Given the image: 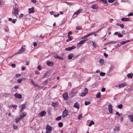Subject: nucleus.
<instances>
[{
	"label": "nucleus",
	"mask_w": 133,
	"mask_h": 133,
	"mask_svg": "<svg viewBox=\"0 0 133 133\" xmlns=\"http://www.w3.org/2000/svg\"><path fill=\"white\" fill-rule=\"evenodd\" d=\"M86 40H83L81 41L78 44L80 45L86 41Z\"/></svg>",
	"instance_id": "nucleus-25"
},
{
	"label": "nucleus",
	"mask_w": 133,
	"mask_h": 133,
	"mask_svg": "<svg viewBox=\"0 0 133 133\" xmlns=\"http://www.w3.org/2000/svg\"><path fill=\"white\" fill-rule=\"evenodd\" d=\"M17 128V126H14V128L15 129H16Z\"/></svg>",
	"instance_id": "nucleus-63"
},
{
	"label": "nucleus",
	"mask_w": 133,
	"mask_h": 133,
	"mask_svg": "<svg viewBox=\"0 0 133 133\" xmlns=\"http://www.w3.org/2000/svg\"><path fill=\"white\" fill-rule=\"evenodd\" d=\"M101 96V94L100 92H98L96 95V97L97 98H99Z\"/></svg>",
	"instance_id": "nucleus-26"
},
{
	"label": "nucleus",
	"mask_w": 133,
	"mask_h": 133,
	"mask_svg": "<svg viewBox=\"0 0 133 133\" xmlns=\"http://www.w3.org/2000/svg\"><path fill=\"white\" fill-rule=\"evenodd\" d=\"M22 80L21 79H18L17 81V82L19 83H21V82Z\"/></svg>",
	"instance_id": "nucleus-57"
},
{
	"label": "nucleus",
	"mask_w": 133,
	"mask_h": 133,
	"mask_svg": "<svg viewBox=\"0 0 133 133\" xmlns=\"http://www.w3.org/2000/svg\"><path fill=\"white\" fill-rule=\"evenodd\" d=\"M99 63L102 65H103V64L104 61L103 59H99Z\"/></svg>",
	"instance_id": "nucleus-31"
},
{
	"label": "nucleus",
	"mask_w": 133,
	"mask_h": 133,
	"mask_svg": "<svg viewBox=\"0 0 133 133\" xmlns=\"http://www.w3.org/2000/svg\"><path fill=\"white\" fill-rule=\"evenodd\" d=\"M76 48V47L75 46H73L71 47H68L66 48L65 49V50L66 51H69L75 49Z\"/></svg>",
	"instance_id": "nucleus-8"
},
{
	"label": "nucleus",
	"mask_w": 133,
	"mask_h": 133,
	"mask_svg": "<svg viewBox=\"0 0 133 133\" xmlns=\"http://www.w3.org/2000/svg\"><path fill=\"white\" fill-rule=\"evenodd\" d=\"M52 127L49 125H47L46 127V133H51Z\"/></svg>",
	"instance_id": "nucleus-2"
},
{
	"label": "nucleus",
	"mask_w": 133,
	"mask_h": 133,
	"mask_svg": "<svg viewBox=\"0 0 133 133\" xmlns=\"http://www.w3.org/2000/svg\"><path fill=\"white\" fill-rule=\"evenodd\" d=\"M46 114V112L44 111H42L39 113V115L41 117L44 116Z\"/></svg>",
	"instance_id": "nucleus-15"
},
{
	"label": "nucleus",
	"mask_w": 133,
	"mask_h": 133,
	"mask_svg": "<svg viewBox=\"0 0 133 133\" xmlns=\"http://www.w3.org/2000/svg\"><path fill=\"white\" fill-rule=\"evenodd\" d=\"M127 42V41H124L122 42L121 44L122 45H123L125 44Z\"/></svg>",
	"instance_id": "nucleus-53"
},
{
	"label": "nucleus",
	"mask_w": 133,
	"mask_h": 133,
	"mask_svg": "<svg viewBox=\"0 0 133 133\" xmlns=\"http://www.w3.org/2000/svg\"><path fill=\"white\" fill-rule=\"evenodd\" d=\"M82 114H80L78 116V119H81V118L82 117Z\"/></svg>",
	"instance_id": "nucleus-42"
},
{
	"label": "nucleus",
	"mask_w": 133,
	"mask_h": 133,
	"mask_svg": "<svg viewBox=\"0 0 133 133\" xmlns=\"http://www.w3.org/2000/svg\"><path fill=\"white\" fill-rule=\"evenodd\" d=\"M64 2L69 5H71L72 4V3H69L68 2Z\"/></svg>",
	"instance_id": "nucleus-46"
},
{
	"label": "nucleus",
	"mask_w": 133,
	"mask_h": 133,
	"mask_svg": "<svg viewBox=\"0 0 133 133\" xmlns=\"http://www.w3.org/2000/svg\"><path fill=\"white\" fill-rule=\"evenodd\" d=\"M108 110L110 113H112V106L111 105H109L108 106Z\"/></svg>",
	"instance_id": "nucleus-13"
},
{
	"label": "nucleus",
	"mask_w": 133,
	"mask_h": 133,
	"mask_svg": "<svg viewBox=\"0 0 133 133\" xmlns=\"http://www.w3.org/2000/svg\"><path fill=\"white\" fill-rule=\"evenodd\" d=\"M115 0H108V2L110 3H113Z\"/></svg>",
	"instance_id": "nucleus-51"
},
{
	"label": "nucleus",
	"mask_w": 133,
	"mask_h": 133,
	"mask_svg": "<svg viewBox=\"0 0 133 133\" xmlns=\"http://www.w3.org/2000/svg\"><path fill=\"white\" fill-rule=\"evenodd\" d=\"M38 69L39 70H41V68L40 65H39L38 66Z\"/></svg>",
	"instance_id": "nucleus-54"
},
{
	"label": "nucleus",
	"mask_w": 133,
	"mask_h": 133,
	"mask_svg": "<svg viewBox=\"0 0 133 133\" xmlns=\"http://www.w3.org/2000/svg\"><path fill=\"white\" fill-rule=\"evenodd\" d=\"M14 96L16 98L19 99H21L22 97V96L21 94H18L16 93L15 94Z\"/></svg>",
	"instance_id": "nucleus-9"
},
{
	"label": "nucleus",
	"mask_w": 133,
	"mask_h": 133,
	"mask_svg": "<svg viewBox=\"0 0 133 133\" xmlns=\"http://www.w3.org/2000/svg\"><path fill=\"white\" fill-rule=\"evenodd\" d=\"M121 20L123 21H130V19L128 18L123 17L121 19Z\"/></svg>",
	"instance_id": "nucleus-18"
},
{
	"label": "nucleus",
	"mask_w": 133,
	"mask_h": 133,
	"mask_svg": "<svg viewBox=\"0 0 133 133\" xmlns=\"http://www.w3.org/2000/svg\"><path fill=\"white\" fill-rule=\"evenodd\" d=\"M116 42L115 41H110V42H108L107 43H106V44H112V43H115Z\"/></svg>",
	"instance_id": "nucleus-30"
},
{
	"label": "nucleus",
	"mask_w": 133,
	"mask_h": 133,
	"mask_svg": "<svg viewBox=\"0 0 133 133\" xmlns=\"http://www.w3.org/2000/svg\"><path fill=\"white\" fill-rule=\"evenodd\" d=\"M5 95H6V96H5L6 97H9V98L11 97V95L10 94H6Z\"/></svg>",
	"instance_id": "nucleus-41"
},
{
	"label": "nucleus",
	"mask_w": 133,
	"mask_h": 133,
	"mask_svg": "<svg viewBox=\"0 0 133 133\" xmlns=\"http://www.w3.org/2000/svg\"><path fill=\"white\" fill-rule=\"evenodd\" d=\"M68 111L66 110V109L65 108L63 112L62 117L64 118L66 116L68 115Z\"/></svg>",
	"instance_id": "nucleus-5"
},
{
	"label": "nucleus",
	"mask_w": 133,
	"mask_h": 133,
	"mask_svg": "<svg viewBox=\"0 0 133 133\" xmlns=\"http://www.w3.org/2000/svg\"><path fill=\"white\" fill-rule=\"evenodd\" d=\"M34 86L35 87H37L38 88H40V86L37 83H35L34 84Z\"/></svg>",
	"instance_id": "nucleus-35"
},
{
	"label": "nucleus",
	"mask_w": 133,
	"mask_h": 133,
	"mask_svg": "<svg viewBox=\"0 0 133 133\" xmlns=\"http://www.w3.org/2000/svg\"><path fill=\"white\" fill-rule=\"evenodd\" d=\"M61 116H60L56 118V120L59 121L61 119Z\"/></svg>",
	"instance_id": "nucleus-37"
},
{
	"label": "nucleus",
	"mask_w": 133,
	"mask_h": 133,
	"mask_svg": "<svg viewBox=\"0 0 133 133\" xmlns=\"http://www.w3.org/2000/svg\"><path fill=\"white\" fill-rule=\"evenodd\" d=\"M20 120L19 118H16L15 119V122L17 123L18 121H19V120Z\"/></svg>",
	"instance_id": "nucleus-45"
},
{
	"label": "nucleus",
	"mask_w": 133,
	"mask_h": 133,
	"mask_svg": "<svg viewBox=\"0 0 133 133\" xmlns=\"http://www.w3.org/2000/svg\"><path fill=\"white\" fill-rule=\"evenodd\" d=\"M63 97L65 100H67L68 99V95L67 93L65 92L63 94Z\"/></svg>",
	"instance_id": "nucleus-11"
},
{
	"label": "nucleus",
	"mask_w": 133,
	"mask_h": 133,
	"mask_svg": "<svg viewBox=\"0 0 133 133\" xmlns=\"http://www.w3.org/2000/svg\"><path fill=\"white\" fill-rule=\"evenodd\" d=\"M11 66L12 67H15V64H11Z\"/></svg>",
	"instance_id": "nucleus-64"
},
{
	"label": "nucleus",
	"mask_w": 133,
	"mask_h": 133,
	"mask_svg": "<svg viewBox=\"0 0 133 133\" xmlns=\"http://www.w3.org/2000/svg\"><path fill=\"white\" fill-rule=\"evenodd\" d=\"M127 76L129 78H132L133 77V74H127Z\"/></svg>",
	"instance_id": "nucleus-24"
},
{
	"label": "nucleus",
	"mask_w": 133,
	"mask_h": 133,
	"mask_svg": "<svg viewBox=\"0 0 133 133\" xmlns=\"http://www.w3.org/2000/svg\"><path fill=\"white\" fill-rule=\"evenodd\" d=\"M128 118L130 120L131 122L133 121V115H129L128 116Z\"/></svg>",
	"instance_id": "nucleus-17"
},
{
	"label": "nucleus",
	"mask_w": 133,
	"mask_h": 133,
	"mask_svg": "<svg viewBox=\"0 0 133 133\" xmlns=\"http://www.w3.org/2000/svg\"><path fill=\"white\" fill-rule=\"evenodd\" d=\"M123 107V105L122 104H120L118 106V108L119 109H121Z\"/></svg>",
	"instance_id": "nucleus-34"
},
{
	"label": "nucleus",
	"mask_w": 133,
	"mask_h": 133,
	"mask_svg": "<svg viewBox=\"0 0 133 133\" xmlns=\"http://www.w3.org/2000/svg\"><path fill=\"white\" fill-rule=\"evenodd\" d=\"M29 62L28 61H27L26 62V65H28L29 64Z\"/></svg>",
	"instance_id": "nucleus-62"
},
{
	"label": "nucleus",
	"mask_w": 133,
	"mask_h": 133,
	"mask_svg": "<svg viewBox=\"0 0 133 133\" xmlns=\"http://www.w3.org/2000/svg\"><path fill=\"white\" fill-rule=\"evenodd\" d=\"M73 56V54H72L70 55H69L68 56V59H71Z\"/></svg>",
	"instance_id": "nucleus-23"
},
{
	"label": "nucleus",
	"mask_w": 133,
	"mask_h": 133,
	"mask_svg": "<svg viewBox=\"0 0 133 133\" xmlns=\"http://www.w3.org/2000/svg\"><path fill=\"white\" fill-rule=\"evenodd\" d=\"M120 26L122 28H123L124 27V25L123 24H120Z\"/></svg>",
	"instance_id": "nucleus-61"
},
{
	"label": "nucleus",
	"mask_w": 133,
	"mask_h": 133,
	"mask_svg": "<svg viewBox=\"0 0 133 133\" xmlns=\"http://www.w3.org/2000/svg\"><path fill=\"white\" fill-rule=\"evenodd\" d=\"M91 8L93 9H98V6L96 5L91 6Z\"/></svg>",
	"instance_id": "nucleus-21"
},
{
	"label": "nucleus",
	"mask_w": 133,
	"mask_h": 133,
	"mask_svg": "<svg viewBox=\"0 0 133 133\" xmlns=\"http://www.w3.org/2000/svg\"><path fill=\"white\" fill-rule=\"evenodd\" d=\"M9 30L8 27H7V28H5L4 30L6 32H8V30Z\"/></svg>",
	"instance_id": "nucleus-59"
},
{
	"label": "nucleus",
	"mask_w": 133,
	"mask_h": 133,
	"mask_svg": "<svg viewBox=\"0 0 133 133\" xmlns=\"http://www.w3.org/2000/svg\"><path fill=\"white\" fill-rule=\"evenodd\" d=\"M16 19H13L12 20V21L11 22L13 23H15L16 22Z\"/></svg>",
	"instance_id": "nucleus-47"
},
{
	"label": "nucleus",
	"mask_w": 133,
	"mask_h": 133,
	"mask_svg": "<svg viewBox=\"0 0 133 133\" xmlns=\"http://www.w3.org/2000/svg\"><path fill=\"white\" fill-rule=\"evenodd\" d=\"M128 15V16H132V15H133V13L131 12L130 13V14H129Z\"/></svg>",
	"instance_id": "nucleus-55"
},
{
	"label": "nucleus",
	"mask_w": 133,
	"mask_h": 133,
	"mask_svg": "<svg viewBox=\"0 0 133 133\" xmlns=\"http://www.w3.org/2000/svg\"><path fill=\"white\" fill-rule=\"evenodd\" d=\"M105 89L104 88H102L101 89V91L103 92H104L105 91Z\"/></svg>",
	"instance_id": "nucleus-52"
},
{
	"label": "nucleus",
	"mask_w": 133,
	"mask_h": 133,
	"mask_svg": "<svg viewBox=\"0 0 133 133\" xmlns=\"http://www.w3.org/2000/svg\"><path fill=\"white\" fill-rule=\"evenodd\" d=\"M12 106L14 108H15V109H16V108L17 107V106L16 105H12Z\"/></svg>",
	"instance_id": "nucleus-50"
},
{
	"label": "nucleus",
	"mask_w": 133,
	"mask_h": 133,
	"mask_svg": "<svg viewBox=\"0 0 133 133\" xmlns=\"http://www.w3.org/2000/svg\"><path fill=\"white\" fill-rule=\"evenodd\" d=\"M88 90L87 89V88H85V89L84 91L83 92H84V93L85 92V94H87L88 92Z\"/></svg>",
	"instance_id": "nucleus-38"
},
{
	"label": "nucleus",
	"mask_w": 133,
	"mask_h": 133,
	"mask_svg": "<svg viewBox=\"0 0 133 133\" xmlns=\"http://www.w3.org/2000/svg\"><path fill=\"white\" fill-rule=\"evenodd\" d=\"M94 124V122L92 121H91L90 123L88 125V126H90L92 124Z\"/></svg>",
	"instance_id": "nucleus-32"
},
{
	"label": "nucleus",
	"mask_w": 133,
	"mask_h": 133,
	"mask_svg": "<svg viewBox=\"0 0 133 133\" xmlns=\"http://www.w3.org/2000/svg\"><path fill=\"white\" fill-rule=\"evenodd\" d=\"M76 29L77 30H81V27H79L78 26H77L76 27Z\"/></svg>",
	"instance_id": "nucleus-49"
},
{
	"label": "nucleus",
	"mask_w": 133,
	"mask_h": 133,
	"mask_svg": "<svg viewBox=\"0 0 133 133\" xmlns=\"http://www.w3.org/2000/svg\"><path fill=\"white\" fill-rule=\"evenodd\" d=\"M26 113L25 112H23L22 113L20 116L19 119H23L26 115Z\"/></svg>",
	"instance_id": "nucleus-7"
},
{
	"label": "nucleus",
	"mask_w": 133,
	"mask_h": 133,
	"mask_svg": "<svg viewBox=\"0 0 133 133\" xmlns=\"http://www.w3.org/2000/svg\"><path fill=\"white\" fill-rule=\"evenodd\" d=\"M101 29L99 30L98 31H97L96 32H93L91 33H89V34L87 35H84V36L83 37H82V39H83L85 38H86L88 37H89L91 35H92L95 34V33H96L97 32H98L99 30H101Z\"/></svg>",
	"instance_id": "nucleus-4"
},
{
	"label": "nucleus",
	"mask_w": 133,
	"mask_h": 133,
	"mask_svg": "<svg viewBox=\"0 0 133 133\" xmlns=\"http://www.w3.org/2000/svg\"><path fill=\"white\" fill-rule=\"evenodd\" d=\"M74 107L75 108H77L78 109H79V105L77 102H76L75 103Z\"/></svg>",
	"instance_id": "nucleus-19"
},
{
	"label": "nucleus",
	"mask_w": 133,
	"mask_h": 133,
	"mask_svg": "<svg viewBox=\"0 0 133 133\" xmlns=\"http://www.w3.org/2000/svg\"><path fill=\"white\" fill-rule=\"evenodd\" d=\"M82 10L80 9L78 10L77 11L75 12L73 15V17L74 18H75V17L77 15H78L81 12Z\"/></svg>",
	"instance_id": "nucleus-6"
},
{
	"label": "nucleus",
	"mask_w": 133,
	"mask_h": 133,
	"mask_svg": "<svg viewBox=\"0 0 133 133\" xmlns=\"http://www.w3.org/2000/svg\"><path fill=\"white\" fill-rule=\"evenodd\" d=\"M118 36L119 37H122L123 36V35L121 33H119L118 34Z\"/></svg>",
	"instance_id": "nucleus-48"
},
{
	"label": "nucleus",
	"mask_w": 133,
	"mask_h": 133,
	"mask_svg": "<svg viewBox=\"0 0 133 133\" xmlns=\"http://www.w3.org/2000/svg\"><path fill=\"white\" fill-rule=\"evenodd\" d=\"M34 7H32L31 8H29L28 10L29 11V13L30 14L31 13H33L34 12Z\"/></svg>",
	"instance_id": "nucleus-16"
},
{
	"label": "nucleus",
	"mask_w": 133,
	"mask_h": 133,
	"mask_svg": "<svg viewBox=\"0 0 133 133\" xmlns=\"http://www.w3.org/2000/svg\"><path fill=\"white\" fill-rule=\"evenodd\" d=\"M105 73L104 72H101L100 73V75L101 76H104L105 75Z\"/></svg>",
	"instance_id": "nucleus-36"
},
{
	"label": "nucleus",
	"mask_w": 133,
	"mask_h": 133,
	"mask_svg": "<svg viewBox=\"0 0 133 133\" xmlns=\"http://www.w3.org/2000/svg\"><path fill=\"white\" fill-rule=\"evenodd\" d=\"M90 103H91V102H90L85 101V102L84 104H85V105H88L90 104Z\"/></svg>",
	"instance_id": "nucleus-27"
},
{
	"label": "nucleus",
	"mask_w": 133,
	"mask_h": 133,
	"mask_svg": "<svg viewBox=\"0 0 133 133\" xmlns=\"http://www.w3.org/2000/svg\"><path fill=\"white\" fill-rule=\"evenodd\" d=\"M92 43L93 44V46L94 48H96L97 46V45L96 43H95L94 42H92Z\"/></svg>",
	"instance_id": "nucleus-39"
},
{
	"label": "nucleus",
	"mask_w": 133,
	"mask_h": 133,
	"mask_svg": "<svg viewBox=\"0 0 133 133\" xmlns=\"http://www.w3.org/2000/svg\"><path fill=\"white\" fill-rule=\"evenodd\" d=\"M19 12V10L18 9V5L16 4H15L12 11V14L15 15L17 17V15L18 14Z\"/></svg>",
	"instance_id": "nucleus-1"
},
{
	"label": "nucleus",
	"mask_w": 133,
	"mask_h": 133,
	"mask_svg": "<svg viewBox=\"0 0 133 133\" xmlns=\"http://www.w3.org/2000/svg\"><path fill=\"white\" fill-rule=\"evenodd\" d=\"M21 76V74H17L16 75V76L18 77H19Z\"/></svg>",
	"instance_id": "nucleus-58"
},
{
	"label": "nucleus",
	"mask_w": 133,
	"mask_h": 133,
	"mask_svg": "<svg viewBox=\"0 0 133 133\" xmlns=\"http://www.w3.org/2000/svg\"><path fill=\"white\" fill-rule=\"evenodd\" d=\"M54 57L55 58L57 59H58L60 60H63V58L62 57H60L59 56H58L57 55H56L54 56Z\"/></svg>",
	"instance_id": "nucleus-14"
},
{
	"label": "nucleus",
	"mask_w": 133,
	"mask_h": 133,
	"mask_svg": "<svg viewBox=\"0 0 133 133\" xmlns=\"http://www.w3.org/2000/svg\"><path fill=\"white\" fill-rule=\"evenodd\" d=\"M115 131H119L120 130V127L118 126H116L115 128L114 129Z\"/></svg>",
	"instance_id": "nucleus-22"
},
{
	"label": "nucleus",
	"mask_w": 133,
	"mask_h": 133,
	"mask_svg": "<svg viewBox=\"0 0 133 133\" xmlns=\"http://www.w3.org/2000/svg\"><path fill=\"white\" fill-rule=\"evenodd\" d=\"M86 95V94H85V92L84 93V92H83L80 95V96H84Z\"/></svg>",
	"instance_id": "nucleus-44"
},
{
	"label": "nucleus",
	"mask_w": 133,
	"mask_h": 133,
	"mask_svg": "<svg viewBox=\"0 0 133 133\" xmlns=\"http://www.w3.org/2000/svg\"><path fill=\"white\" fill-rule=\"evenodd\" d=\"M59 15V14H57V15H54V16L55 17H56L58 16Z\"/></svg>",
	"instance_id": "nucleus-60"
},
{
	"label": "nucleus",
	"mask_w": 133,
	"mask_h": 133,
	"mask_svg": "<svg viewBox=\"0 0 133 133\" xmlns=\"http://www.w3.org/2000/svg\"><path fill=\"white\" fill-rule=\"evenodd\" d=\"M25 104H22V105H20L19 106V108H21V109L20 111V112H22V111L23 110V109L25 107Z\"/></svg>",
	"instance_id": "nucleus-12"
},
{
	"label": "nucleus",
	"mask_w": 133,
	"mask_h": 133,
	"mask_svg": "<svg viewBox=\"0 0 133 133\" xmlns=\"http://www.w3.org/2000/svg\"><path fill=\"white\" fill-rule=\"evenodd\" d=\"M58 125L60 127H62L63 125V123L61 122H60L58 123Z\"/></svg>",
	"instance_id": "nucleus-33"
},
{
	"label": "nucleus",
	"mask_w": 133,
	"mask_h": 133,
	"mask_svg": "<svg viewBox=\"0 0 133 133\" xmlns=\"http://www.w3.org/2000/svg\"><path fill=\"white\" fill-rule=\"evenodd\" d=\"M48 72H46L44 74L42 77V78H45L46 77V76L48 75Z\"/></svg>",
	"instance_id": "nucleus-29"
},
{
	"label": "nucleus",
	"mask_w": 133,
	"mask_h": 133,
	"mask_svg": "<svg viewBox=\"0 0 133 133\" xmlns=\"http://www.w3.org/2000/svg\"><path fill=\"white\" fill-rule=\"evenodd\" d=\"M115 114L118 115V116H120L121 115H122V114H119V112H116Z\"/></svg>",
	"instance_id": "nucleus-43"
},
{
	"label": "nucleus",
	"mask_w": 133,
	"mask_h": 133,
	"mask_svg": "<svg viewBox=\"0 0 133 133\" xmlns=\"http://www.w3.org/2000/svg\"><path fill=\"white\" fill-rule=\"evenodd\" d=\"M52 105L54 107H56L57 104L56 103L54 102L52 103Z\"/></svg>",
	"instance_id": "nucleus-40"
},
{
	"label": "nucleus",
	"mask_w": 133,
	"mask_h": 133,
	"mask_svg": "<svg viewBox=\"0 0 133 133\" xmlns=\"http://www.w3.org/2000/svg\"><path fill=\"white\" fill-rule=\"evenodd\" d=\"M126 86L125 84L122 83V84L118 85V87L119 88H122L125 87Z\"/></svg>",
	"instance_id": "nucleus-20"
},
{
	"label": "nucleus",
	"mask_w": 133,
	"mask_h": 133,
	"mask_svg": "<svg viewBox=\"0 0 133 133\" xmlns=\"http://www.w3.org/2000/svg\"><path fill=\"white\" fill-rule=\"evenodd\" d=\"M100 2H101L102 3H103L106 4L107 3V0H99Z\"/></svg>",
	"instance_id": "nucleus-28"
},
{
	"label": "nucleus",
	"mask_w": 133,
	"mask_h": 133,
	"mask_svg": "<svg viewBox=\"0 0 133 133\" xmlns=\"http://www.w3.org/2000/svg\"><path fill=\"white\" fill-rule=\"evenodd\" d=\"M46 63L47 65L49 66H52L54 64L53 62H50L49 61H47L46 62Z\"/></svg>",
	"instance_id": "nucleus-10"
},
{
	"label": "nucleus",
	"mask_w": 133,
	"mask_h": 133,
	"mask_svg": "<svg viewBox=\"0 0 133 133\" xmlns=\"http://www.w3.org/2000/svg\"><path fill=\"white\" fill-rule=\"evenodd\" d=\"M25 49L23 47V46H22V47L19 49L18 51L17 52L15 53V54H22L24 53Z\"/></svg>",
	"instance_id": "nucleus-3"
},
{
	"label": "nucleus",
	"mask_w": 133,
	"mask_h": 133,
	"mask_svg": "<svg viewBox=\"0 0 133 133\" xmlns=\"http://www.w3.org/2000/svg\"><path fill=\"white\" fill-rule=\"evenodd\" d=\"M23 14H21L20 15L19 17L20 18H21L23 17Z\"/></svg>",
	"instance_id": "nucleus-56"
}]
</instances>
